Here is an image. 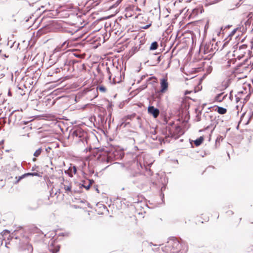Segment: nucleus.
Instances as JSON below:
<instances>
[{"mask_svg": "<svg viewBox=\"0 0 253 253\" xmlns=\"http://www.w3.org/2000/svg\"><path fill=\"white\" fill-rule=\"evenodd\" d=\"M174 243L176 244H177V242H175Z\"/></svg>", "mask_w": 253, "mask_h": 253, "instance_id": "22", "label": "nucleus"}, {"mask_svg": "<svg viewBox=\"0 0 253 253\" xmlns=\"http://www.w3.org/2000/svg\"><path fill=\"white\" fill-rule=\"evenodd\" d=\"M237 31V29H234V30H233L230 34V35H234L235 34V33H236Z\"/></svg>", "mask_w": 253, "mask_h": 253, "instance_id": "16", "label": "nucleus"}, {"mask_svg": "<svg viewBox=\"0 0 253 253\" xmlns=\"http://www.w3.org/2000/svg\"><path fill=\"white\" fill-rule=\"evenodd\" d=\"M204 141L203 137H200L194 141V144L196 146H198L200 145Z\"/></svg>", "mask_w": 253, "mask_h": 253, "instance_id": "7", "label": "nucleus"}, {"mask_svg": "<svg viewBox=\"0 0 253 253\" xmlns=\"http://www.w3.org/2000/svg\"><path fill=\"white\" fill-rule=\"evenodd\" d=\"M26 249L27 250L28 253H32L33 252V247L30 244H28L26 245Z\"/></svg>", "mask_w": 253, "mask_h": 253, "instance_id": "10", "label": "nucleus"}, {"mask_svg": "<svg viewBox=\"0 0 253 253\" xmlns=\"http://www.w3.org/2000/svg\"><path fill=\"white\" fill-rule=\"evenodd\" d=\"M42 149H39L37 150L34 154V156L35 157H38L41 153Z\"/></svg>", "mask_w": 253, "mask_h": 253, "instance_id": "12", "label": "nucleus"}, {"mask_svg": "<svg viewBox=\"0 0 253 253\" xmlns=\"http://www.w3.org/2000/svg\"><path fill=\"white\" fill-rule=\"evenodd\" d=\"M69 170H70V171H71V173L69 174V175L71 177L73 176V174L72 173V172H73L74 174H75L77 172V169H76V167H75V166L73 167L72 168H70L69 169Z\"/></svg>", "mask_w": 253, "mask_h": 253, "instance_id": "9", "label": "nucleus"}, {"mask_svg": "<svg viewBox=\"0 0 253 253\" xmlns=\"http://www.w3.org/2000/svg\"><path fill=\"white\" fill-rule=\"evenodd\" d=\"M98 161L102 163H108L113 161L112 158L110 155L108 156L106 155H100L98 158Z\"/></svg>", "mask_w": 253, "mask_h": 253, "instance_id": "3", "label": "nucleus"}, {"mask_svg": "<svg viewBox=\"0 0 253 253\" xmlns=\"http://www.w3.org/2000/svg\"><path fill=\"white\" fill-rule=\"evenodd\" d=\"M89 187H90V185H88L87 186H85V188L86 189H89Z\"/></svg>", "mask_w": 253, "mask_h": 253, "instance_id": "18", "label": "nucleus"}, {"mask_svg": "<svg viewBox=\"0 0 253 253\" xmlns=\"http://www.w3.org/2000/svg\"><path fill=\"white\" fill-rule=\"evenodd\" d=\"M60 188L65 190V193L71 192L72 184L67 180L63 179V182L61 183Z\"/></svg>", "mask_w": 253, "mask_h": 253, "instance_id": "1", "label": "nucleus"}, {"mask_svg": "<svg viewBox=\"0 0 253 253\" xmlns=\"http://www.w3.org/2000/svg\"><path fill=\"white\" fill-rule=\"evenodd\" d=\"M99 89L100 91H103V92H104L106 90V89L104 86H100Z\"/></svg>", "mask_w": 253, "mask_h": 253, "instance_id": "14", "label": "nucleus"}, {"mask_svg": "<svg viewBox=\"0 0 253 253\" xmlns=\"http://www.w3.org/2000/svg\"><path fill=\"white\" fill-rule=\"evenodd\" d=\"M160 84H161V90L160 92L161 93L165 92L168 88V83L167 82V79L164 78L160 80Z\"/></svg>", "mask_w": 253, "mask_h": 253, "instance_id": "2", "label": "nucleus"}, {"mask_svg": "<svg viewBox=\"0 0 253 253\" xmlns=\"http://www.w3.org/2000/svg\"><path fill=\"white\" fill-rule=\"evenodd\" d=\"M33 161H36V159H35V158H34V159H33Z\"/></svg>", "mask_w": 253, "mask_h": 253, "instance_id": "21", "label": "nucleus"}, {"mask_svg": "<svg viewBox=\"0 0 253 253\" xmlns=\"http://www.w3.org/2000/svg\"><path fill=\"white\" fill-rule=\"evenodd\" d=\"M216 111L219 114H221V115L225 114L227 112V110L225 108H223L222 107H218L216 108Z\"/></svg>", "mask_w": 253, "mask_h": 253, "instance_id": "6", "label": "nucleus"}, {"mask_svg": "<svg viewBox=\"0 0 253 253\" xmlns=\"http://www.w3.org/2000/svg\"><path fill=\"white\" fill-rule=\"evenodd\" d=\"M51 250H52L53 253H56L57 252H58L59 250V247H57L56 248V249L54 250H52V249H50Z\"/></svg>", "mask_w": 253, "mask_h": 253, "instance_id": "13", "label": "nucleus"}, {"mask_svg": "<svg viewBox=\"0 0 253 253\" xmlns=\"http://www.w3.org/2000/svg\"><path fill=\"white\" fill-rule=\"evenodd\" d=\"M3 233L4 234L5 233H8V231H7V230L3 231V232H2V233Z\"/></svg>", "mask_w": 253, "mask_h": 253, "instance_id": "19", "label": "nucleus"}, {"mask_svg": "<svg viewBox=\"0 0 253 253\" xmlns=\"http://www.w3.org/2000/svg\"><path fill=\"white\" fill-rule=\"evenodd\" d=\"M190 93V91H185V95H187V94H189V93Z\"/></svg>", "mask_w": 253, "mask_h": 253, "instance_id": "17", "label": "nucleus"}, {"mask_svg": "<svg viewBox=\"0 0 253 253\" xmlns=\"http://www.w3.org/2000/svg\"><path fill=\"white\" fill-rule=\"evenodd\" d=\"M246 61L247 63H248V62H249V59H247V60H246Z\"/></svg>", "mask_w": 253, "mask_h": 253, "instance_id": "20", "label": "nucleus"}, {"mask_svg": "<svg viewBox=\"0 0 253 253\" xmlns=\"http://www.w3.org/2000/svg\"><path fill=\"white\" fill-rule=\"evenodd\" d=\"M148 113L153 116L154 118H157L160 113L159 110L155 108L154 106H149L148 108Z\"/></svg>", "mask_w": 253, "mask_h": 253, "instance_id": "4", "label": "nucleus"}, {"mask_svg": "<svg viewBox=\"0 0 253 253\" xmlns=\"http://www.w3.org/2000/svg\"><path fill=\"white\" fill-rule=\"evenodd\" d=\"M150 25H151L150 24H149V25H146V26H145L143 27H142V28H143V29H148L149 27H150Z\"/></svg>", "mask_w": 253, "mask_h": 253, "instance_id": "15", "label": "nucleus"}, {"mask_svg": "<svg viewBox=\"0 0 253 253\" xmlns=\"http://www.w3.org/2000/svg\"><path fill=\"white\" fill-rule=\"evenodd\" d=\"M32 175V176H39V174L37 172L33 173H27L23 175L22 177H25L26 176Z\"/></svg>", "mask_w": 253, "mask_h": 253, "instance_id": "11", "label": "nucleus"}, {"mask_svg": "<svg viewBox=\"0 0 253 253\" xmlns=\"http://www.w3.org/2000/svg\"><path fill=\"white\" fill-rule=\"evenodd\" d=\"M158 48V43L157 42H155L151 43L150 49V50H155Z\"/></svg>", "mask_w": 253, "mask_h": 253, "instance_id": "8", "label": "nucleus"}, {"mask_svg": "<svg viewBox=\"0 0 253 253\" xmlns=\"http://www.w3.org/2000/svg\"><path fill=\"white\" fill-rule=\"evenodd\" d=\"M227 96V94L224 95L223 93H220L218 94L216 97L215 99L218 102H221Z\"/></svg>", "mask_w": 253, "mask_h": 253, "instance_id": "5", "label": "nucleus"}]
</instances>
